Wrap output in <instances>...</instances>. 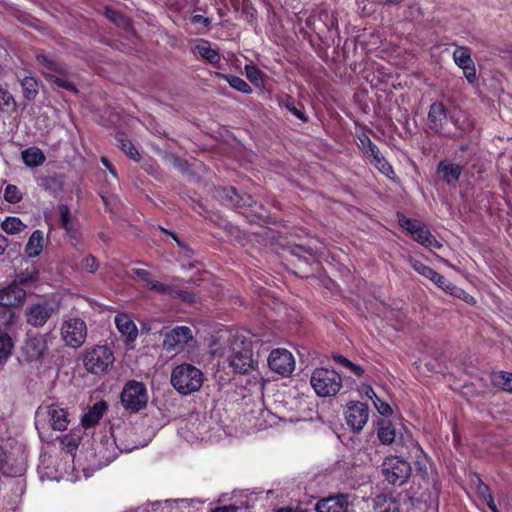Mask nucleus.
<instances>
[{
    "mask_svg": "<svg viewBox=\"0 0 512 512\" xmlns=\"http://www.w3.org/2000/svg\"><path fill=\"white\" fill-rule=\"evenodd\" d=\"M358 139H359L358 146L360 149H362L364 146H367L368 144H370V142H372V140L369 138V136L366 133H362L361 135H359Z\"/></svg>",
    "mask_w": 512,
    "mask_h": 512,
    "instance_id": "64",
    "label": "nucleus"
},
{
    "mask_svg": "<svg viewBox=\"0 0 512 512\" xmlns=\"http://www.w3.org/2000/svg\"><path fill=\"white\" fill-rule=\"evenodd\" d=\"M134 275L139 277L142 281L146 282V287L150 284L152 281L151 279V273L148 270L135 268L132 270Z\"/></svg>",
    "mask_w": 512,
    "mask_h": 512,
    "instance_id": "57",
    "label": "nucleus"
},
{
    "mask_svg": "<svg viewBox=\"0 0 512 512\" xmlns=\"http://www.w3.org/2000/svg\"><path fill=\"white\" fill-rule=\"evenodd\" d=\"M38 278L39 271L35 265H32L30 269L27 268L25 272L17 274L14 282H16L20 286H28L36 283L38 281Z\"/></svg>",
    "mask_w": 512,
    "mask_h": 512,
    "instance_id": "39",
    "label": "nucleus"
},
{
    "mask_svg": "<svg viewBox=\"0 0 512 512\" xmlns=\"http://www.w3.org/2000/svg\"><path fill=\"white\" fill-rule=\"evenodd\" d=\"M47 349L43 337H29L24 346V351L29 361L40 359Z\"/></svg>",
    "mask_w": 512,
    "mask_h": 512,
    "instance_id": "21",
    "label": "nucleus"
},
{
    "mask_svg": "<svg viewBox=\"0 0 512 512\" xmlns=\"http://www.w3.org/2000/svg\"><path fill=\"white\" fill-rule=\"evenodd\" d=\"M492 382L504 391L512 393V373L505 371L496 372L492 375Z\"/></svg>",
    "mask_w": 512,
    "mask_h": 512,
    "instance_id": "42",
    "label": "nucleus"
},
{
    "mask_svg": "<svg viewBox=\"0 0 512 512\" xmlns=\"http://www.w3.org/2000/svg\"><path fill=\"white\" fill-rule=\"evenodd\" d=\"M245 75L247 79L256 87L264 86V76L265 74L253 64H247L244 67Z\"/></svg>",
    "mask_w": 512,
    "mask_h": 512,
    "instance_id": "41",
    "label": "nucleus"
},
{
    "mask_svg": "<svg viewBox=\"0 0 512 512\" xmlns=\"http://www.w3.org/2000/svg\"><path fill=\"white\" fill-rule=\"evenodd\" d=\"M408 262L409 264L411 265V267L420 275H422L423 277L427 278L429 276V274L431 273L432 271V267L422 263L421 261L413 258V257H410L408 259Z\"/></svg>",
    "mask_w": 512,
    "mask_h": 512,
    "instance_id": "49",
    "label": "nucleus"
},
{
    "mask_svg": "<svg viewBox=\"0 0 512 512\" xmlns=\"http://www.w3.org/2000/svg\"><path fill=\"white\" fill-rule=\"evenodd\" d=\"M280 106L286 108L290 111L296 118L301 120L302 122H308L309 118L305 113V107L302 102L297 101L294 97L290 95H285L280 102Z\"/></svg>",
    "mask_w": 512,
    "mask_h": 512,
    "instance_id": "23",
    "label": "nucleus"
},
{
    "mask_svg": "<svg viewBox=\"0 0 512 512\" xmlns=\"http://www.w3.org/2000/svg\"><path fill=\"white\" fill-rule=\"evenodd\" d=\"M452 57L459 68L474 62L471 58V49L467 46H457L453 51Z\"/></svg>",
    "mask_w": 512,
    "mask_h": 512,
    "instance_id": "37",
    "label": "nucleus"
},
{
    "mask_svg": "<svg viewBox=\"0 0 512 512\" xmlns=\"http://www.w3.org/2000/svg\"><path fill=\"white\" fill-rule=\"evenodd\" d=\"M217 76L218 78L225 80L231 88L238 92L243 94H251L253 91L251 86L244 79L236 75L218 73Z\"/></svg>",
    "mask_w": 512,
    "mask_h": 512,
    "instance_id": "32",
    "label": "nucleus"
},
{
    "mask_svg": "<svg viewBox=\"0 0 512 512\" xmlns=\"http://www.w3.org/2000/svg\"><path fill=\"white\" fill-rule=\"evenodd\" d=\"M105 15L110 21L117 25H125L128 22L127 18L122 13L111 8L105 9Z\"/></svg>",
    "mask_w": 512,
    "mask_h": 512,
    "instance_id": "52",
    "label": "nucleus"
},
{
    "mask_svg": "<svg viewBox=\"0 0 512 512\" xmlns=\"http://www.w3.org/2000/svg\"><path fill=\"white\" fill-rule=\"evenodd\" d=\"M1 228L8 234H17L26 228V225L18 217H6Z\"/></svg>",
    "mask_w": 512,
    "mask_h": 512,
    "instance_id": "43",
    "label": "nucleus"
},
{
    "mask_svg": "<svg viewBox=\"0 0 512 512\" xmlns=\"http://www.w3.org/2000/svg\"><path fill=\"white\" fill-rule=\"evenodd\" d=\"M23 97L26 101H33L38 95V81L32 76H26L20 80Z\"/></svg>",
    "mask_w": 512,
    "mask_h": 512,
    "instance_id": "33",
    "label": "nucleus"
},
{
    "mask_svg": "<svg viewBox=\"0 0 512 512\" xmlns=\"http://www.w3.org/2000/svg\"><path fill=\"white\" fill-rule=\"evenodd\" d=\"M200 502L194 499L166 500L162 509H169L170 512H192Z\"/></svg>",
    "mask_w": 512,
    "mask_h": 512,
    "instance_id": "30",
    "label": "nucleus"
},
{
    "mask_svg": "<svg viewBox=\"0 0 512 512\" xmlns=\"http://www.w3.org/2000/svg\"><path fill=\"white\" fill-rule=\"evenodd\" d=\"M333 359L336 363L340 364L341 366H343L345 368H349V366L352 363L350 360H348L346 357H344L340 354L333 355Z\"/></svg>",
    "mask_w": 512,
    "mask_h": 512,
    "instance_id": "61",
    "label": "nucleus"
},
{
    "mask_svg": "<svg viewBox=\"0 0 512 512\" xmlns=\"http://www.w3.org/2000/svg\"><path fill=\"white\" fill-rule=\"evenodd\" d=\"M196 51L203 59L212 65L218 64L221 60L220 54L211 48L210 42L207 40H201L200 43L196 45Z\"/></svg>",
    "mask_w": 512,
    "mask_h": 512,
    "instance_id": "31",
    "label": "nucleus"
},
{
    "mask_svg": "<svg viewBox=\"0 0 512 512\" xmlns=\"http://www.w3.org/2000/svg\"><path fill=\"white\" fill-rule=\"evenodd\" d=\"M378 146L374 142H370L367 146H364L361 151L366 158H370L373 152H377Z\"/></svg>",
    "mask_w": 512,
    "mask_h": 512,
    "instance_id": "60",
    "label": "nucleus"
},
{
    "mask_svg": "<svg viewBox=\"0 0 512 512\" xmlns=\"http://www.w3.org/2000/svg\"><path fill=\"white\" fill-rule=\"evenodd\" d=\"M114 361V353L107 345H94L86 349L82 356L84 368L94 375L108 373Z\"/></svg>",
    "mask_w": 512,
    "mask_h": 512,
    "instance_id": "4",
    "label": "nucleus"
},
{
    "mask_svg": "<svg viewBox=\"0 0 512 512\" xmlns=\"http://www.w3.org/2000/svg\"><path fill=\"white\" fill-rule=\"evenodd\" d=\"M22 159L26 166L35 168L41 166L46 157L41 149L37 147H30L22 152Z\"/></svg>",
    "mask_w": 512,
    "mask_h": 512,
    "instance_id": "28",
    "label": "nucleus"
},
{
    "mask_svg": "<svg viewBox=\"0 0 512 512\" xmlns=\"http://www.w3.org/2000/svg\"><path fill=\"white\" fill-rule=\"evenodd\" d=\"M269 368L283 377L290 376L295 370V358L293 354L285 348L273 349L267 358Z\"/></svg>",
    "mask_w": 512,
    "mask_h": 512,
    "instance_id": "12",
    "label": "nucleus"
},
{
    "mask_svg": "<svg viewBox=\"0 0 512 512\" xmlns=\"http://www.w3.org/2000/svg\"><path fill=\"white\" fill-rule=\"evenodd\" d=\"M115 441H107L106 447L95 449L96 455L99 457V465L106 466L116 458Z\"/></svg>",
    "mask_w": 512,
    "mask_h": 512,
    "instance_id": "35",
    "label": "nucleus"
},
{
    "mask_svg": "<svg viewBox=\"0 0 512 512\" xmlns=\"http://www.w3.org/2000/svg\"><path fill=\"white\" fill-rule=\"evenodd\" d=\"M25 298L26 291L16 282H13L0 291V306L20 307L24 304Z\"/></svg>",
    "mask_w": 512,
    "mask_h": 512,
    "instance_id": "16",
    "label": "nucleus"
},
{
    "mask_svg": "<svg viewBox=\"0 0 512 512\" xmlns=\"http://www.w3.org/2000/svg\"><path fill=\"white\" fill-rule=\"evenodd\" d=\"M347 369L357 377H361L364 374L363 368L357 364H354L353 362Z\"/></svg>",
    "mask_w": 512,
    "mask_h": 512,
    "instance_id": "63",
    "label": "nucleus"
},
{
    "mask_svg": "<svg viewBox=\"0 0 512 512\" xmlns=\"http://www.w3.org/2000/svg\"><path fill=\"white\" fill-rule=\"evenodd\" d=\"M243 216L250 222L266 221L269 218V212L262 204L254 200L249 211L243 212Z\"/></svg>",
    "mask_w": 512,
    "mask_h": 512,
    "instance_id": "34",
    "label": "nucleus"
},
{
    "mask_svg": "<svg viewBox=\"0 0 512 512\" xmlns=\"http://www.w3.org/2000/svg\"><path fill=\"white\" fill-rule=\"evenodd\" d=\"M376 512H399L400 505L393 495H378L374 501Z\"/></svg>",
    "mask_w": 512,
    "mask_h": 512,
    "instance_id": "27",
    "label": "nucleus"
},
{
    "mask_svg": "<svg viewBox=\"0 0 512 512\" xmlns=\"http://www.w3.org/2000/svg\"><path fill=\"white\" fill-rule=\"evenodd\" d=\"M214 196L222 205L235 208L242 215L249 211L255 200L250 194H239L232 186L216 188Z\"/></svg>",
    "mask_w": 512,
    "mask_h": 512,
    "instance_id": "9",
    "label": "nucleus"
},
{
    "mask_svg": "<svg viewBox=\"0 0 512 512\" xmlns=\"http://www.w3.org/2000/svg\"><path fill=\"white\" fill-rule=\"evenodd\" d=\"M317 512H348V501L344 495L328 497L316 504Z\"/></svg>",
    "mask_w": 512,
    "mask_h": 512,
    "instance_id": "19",
    "label": "nucleus"
},
{
    "mask_svg": "<svg viewBox=\"0 0 512 512\" xmlns=\"http://www.w3.org/2000/svg\"><path fill=\"white\" fill-rule=\"evenodd\" d=\"M190 22L193 24H201L205 28H209L211 25V19L200 14L191 16Z\"/></svg>",
    "mask_w": 512,
    "mask_h": 512,
    "instance_id": "58",
    "label": "nucleus"
},
{
    "mask_svg": "<svg viewBox=\"0 0 512 512\" xmlns=\"http://www.w3.org/2000/svg\"><path fill=\"white\" fill-rule=\"evenodd\" d=\"M373 403L375 408L381 415L390 416L392 414V408L390 407V405L381 400L379 397H376Z\"/></svg>",
    "mask_w": 512,
    "mask_h": 512,
    "instance_id": "55",
    "label": "nucleus"
},
{
    "mask_svg": "<svg viewBox=\"0 0 512 512\" xmlns=\"http://www.w3.org/2000/svg\"><path fill=\"white\" fill-rule=\"evenodd\" d=\"M193 339L192 331L187 326H178L165 335L163 346L166 350L182 348Z\"/></svg>",
    "mask_w": 512,
    "mask_h": 512,
    "instance_id": "15",
    "label": "nucleus"
},
{
    "mask_svg": "<svg viewBox=\"0 0 512 512\" xmlns=\"http://www.w3.org/2000/svg\"><path fill=\"white\" fill-rule=\"evenodd\" d=\"M121 401L123 406L133 412H137L144 408L148 401L146 387L143 383L138 381L128 382L122 393Z\"/></svg>",
    "mask_w": 512,
    "mask_h": 512,
    "instance_id": "11",
    "label": "nucleus"
},
{
    "mask_svg": "<svg viewBox=\"0 0 512 512\" xmlns=\"http://www.w3.org/2000/svg\"><path fill=\"white\" fill-rule=\"evenodd\" d=\"M44 248V233L42 230H34L25 245V253L29 258L39 256Z\"/></svg>",
    "mask_w": 512,
    "mask_h": 512,
    "instance_id": "22",
    "label": "nucleus"
},
{
    "mask_svg": "<svg viewBox=\"0 0 512 512\" xmlns=\"http://www.w3.org/2000/svg\"><path fill=\"white\" fill-rule=\"evenodd\" d=\"M455 291V294H453L454 296H457L459 298H463V300L467 303H475V299L473 296L467 294L464 290L456 287V289H454Z\"/></svg>",
    "mask_w": 512,
    "mask_h": 512,
    "instance_id": "59",
    "label": "nucleus"
},
{
    "mask_svg": "<svg viewBox=\"0 0 512 512\" xmlns=\"http://www.w3.org/2000/svg\"><path fill=\"white\" fill-rule=\"evenodd\" d=\"M463 71L464 77L470 84H474L477 81L476 68L474 62L460 68Z\"/></svg>",
    "mask_w": 512,
    "mask_h": 512,
    "instance_id": "53",
    "label": "nucleus"
},
{
    "mask_svg": "<svg viewBox=\"0 0 512 512\" xmlns=\"http://www.w3.org/2000/svg\"><path fill=\"white\" fill-rule=\"evenodd\" d=\"M17 109V103L14 96L7 90L0 86V112L11 114Z\"/></svg>",
    "mask_w": 512,
    "mask_h": 512,
    "instance_id": "36",
    "label": "nucleus"
},
{
    "mask_svg": "<svg viewBox=\"0 0 512 512\" xmlns=\"http://www.w3.org/2000/svg\"><path fill=\"white\" fill-rule=\"evenodd\" d=\"M289 257H287L288 269L300 278H309L320 267L317 260V250L311 246L294 244L288 247Z\"/></svg>",
    "mask_w": 512,
    "mask_h": 512,
    "instance_id": "1",
    "label": "nucleus"
},
{
    "mask_svg": "<svg viewBox=\"0 0 512 512\" xmlns=\"http://www.w3.org/2000/svg\"><path fill=\"white\" fill-rule=\"evenodd\" d=\"M57 211L59 213L60 228L64 230V234L69 239L72 247L77 248V246L82 243L83 238L79 221L72 215L67 204H58Z\"/></svg>",
    "mask_w": 512,
    "mask_h": 512,
    "instance_id": "8",
    "label": "nucleus"
},
{
    "mask_svg": "<svg viewBox=\"0 0 512 512\" xmlns=\"http://www.w3.org/2000/svg\"><path fill=\"white\" fill-rule=\"evenodd\" d=\"M357 12L362 16H370L375 11V5L369 0H356Z\"/></svg>",
    "mask_w": 512,
    "mask_h": 512,
    "instance_id": "50",
    "label": "nucleus"
},
{
    "mask_svg": "<svg viewBox=\"0 0 512 512\" xmlns=\"http://www.w3.org/2000/svg\"><path fill=\"white\" fill-rule=\"evenodd\" d=\"M446 120L447 108L445 105L440 101L433 102L429 107L427 116L429 128L435 133H440Z\"/></svg>",
    "mask_w": 512,
    "mask_h": 512,
    "instance_id": "18",
    "label": "nucleus"
},
{
    "mask_svg": "<svg viewBox=\"0 0 512 512\" xmlns=\"http://www.w3.org/2000/svg\"><path fill=\"white\" fill-rule=\"evenodd\" d=\"M464 165L460 163H453L447 159L441 160L437 165V174L441 175L443 182L449 186H456L458 183Z\"/></svg>",
    "mask_w": 512,
    "mask_h": 512,
    "instance_id": "17",
    "label": "nucleus"
},
{
    "mask_svg": "<svg viewBox=\"0 0 512 512\" xmlns=\"http://www.w3.org/2000/svg\"><path fill=\"white\" fill-rule=\"evenodd\" d=\"M333 359L336 363L340 364L341 366H343L345 368H349V366L352 363L350 360H348L346 357H344L340 354L333 355Z\"/></svg>",
    "mask_w": 512,
    "mask_h": 512,
    "instance_id": "62",
    "label": "nucleus"
},
{
    "mask_svg": "<svg viewBox=\"0 0 512 512\" xmlns=\"http://www.w3.org/2000/svg\"><path fill=\"white\" fill-rule=\"evenodd\" d=\"M147 288L160 294L168 295L169 297H172V295H174V288L172 286L164 284L157 280H152Z\"/></svg>",
    "mask_w": 512,
    "mask_h": 512,
    "instance_id": "47",
    "label": "nucleus"
},
{
    "mask_svg": "<svg viewBox=\"0 0 512 512\" xmlns=\"http://www.w3.org/2000/svg\"><path fill=\"white\" fill-rule=\"evenodd\" d=\"M229 365L239 373H248L255 369L257 362L253 356L252 341L245 333L237 332L230 343Z\"/></svg>",
    "mask_w": 512,
    "mask_h": 512,
    "instance_id": "2",
    "label": "nucleus"
},
{
    "mask_svg": "<svg viewBox=\"0 0 512 512\" xmlns=\"http://www.w3.org/2000/svg\"><path fill=\"white\" fill-rule=\"evenodd\" d=\"M203 381L202 371L192 364L178 365L171 373V384L182 395L198 391Z\"/></svg>",
    "mask_w": 512,
    "mask_h": 512,
    "instance_id": "3",
    "label": "nucleus"
},
{
    "mask_svg": "<svg viewBox=\"0 0 512 512\" xmlns=\"http://www.w3.org/2000/svg\"><path fill=\"white\" fill-rule=\"evenodd\" d=\"M116 145L133 161L139 162L141 155L132 141L124 132H117L115 135Z\"/></svg>",
    "mask_w": 512,
    "mask_h": 512,
    "instance_id": "24",
    "label": "nucleus"
},
{
    "mask_svg": "<svg viewBox=\"0 0 512 512\" xmlns=\"http://www.w3.org/2000/svg\"><path fill=\"white\" fill-rule=\"evenodd\" d=\"M171 298L179 299L182 302L187 303V304H194L196 302L197 295L192 291L174 288V295H172Z\"/></svg>",
    "mask_w": 512,
    "mask_h": 512,
    "instance_id": "48",
    "label": "nucleus"
},
{
    "mask_svg": "<svg viewBox=\"0 0 512 512\" xmlns=\"http://www.w3.org/2000/svg\"><path fill=\"white\" fill-rule=\"evenodd\" d=\"M378 438L382 444H391L395 439V430L390 423H383L378 429Z\"/></svg>",
    "mask_w": 512,
    "mask_h": 512,
    "instance_id": "45",
    "label": "nucleus"
},
{
    "mask_svg": "<svg viewBox=\"0 0 512 512\" xmlns=\"http://www.w3.org/2000/svg\"><path fill=\"white\" fill-rule=\"evenodd\" d=\"M54 311L53 305L46 300H40L27 307L25 315L27 320H48Z\"/></svg>",
    "mask_w": 512,
    "mask_h": 512,
    "instance_id": "20",
    "label": "nucleus"
},
{
    "mask_svg": "<svg viewBox=\"0 0 512 512\" xmlns=\"http://www.w3.org/2000/svg\"><path fill=\"white\" fill-rule=\"evenodd\" d=\"M61 338L71 348L82 346L87 337L85 322H63L60 328Z\"/></svg>",
    "mask_w": 512,
    "mask_h": 512,
    "instance_id": "13",
    "label": "nucleus"
},
{
    "mask_svg": "<svg viewBox=\"0 0 512 512\" xmlns=\"http://www.w3.org/2000/svg\"><path fill=\"white\" fill-rule=\"evenodd\" d=\"M119 332L126 337L127 342H132L138 335V329L135 322H115Z\"/></svg>",
    "mask_w": 512,
    "mask_h": 512,
    "instance_id": "44",
    "label": "nucleus"
},
{
    "mask_svg": "<svg viewBox=\"0 0 512 512\" xmlns=\"http://www.w3.org/2000/svg\"><path fill=\"white\" fill-rule=\"evenodd\" d=\"M81 268L87 272L94 273L99 268L98 260L95 256L89 255L81 260Z\"/></svg>",
    "mask_w": 512,
    "mask_h": 512,
    "instance_id": "51",
    "label": "nucleus"
},
{
    "mask_svg": "<svg viewBox=\"0 0 512 512\" xmlns=\"http://www.w3.org/2000/svg\"><path fill=\"white\" fill-rule=\"evenodd\" d=\"M273 304H274V306L264 304V306L261 307V310L263 312V317L265 318V320H274L273 316L268 314V311H267L268 309L271 311H275V310H281L282 308H285L283 303L277 302L276 300H273Z\"/></svg>",
    "mask_w": 512,
    "mask_h": 512,
    "instance_id": "56",
    "label": "nucleus"
},
{
    "mask_svg": "<svg viewBox=\"0 0 512 512\" xmlns=\"http://www.w3.org/2000/svg\"><path fill=\"white\" fill-rule=\"evenodd\" d=\"M344 414L347 425L354 432H360L366 425L369 418L367 405L358 401L349 402L346 405Z\"/></svg>",
    "mask_w": 512,
    "mask_h": 512,
    "instance_id": "14",
    "label": "nucleus"
},
{
    "mask_svg": "<svg viewBox=\"0 0 512 512\" xmlns=\"http://www.w3.org/2000/svg\"><path fill=\"white\" fill-rule=\"evenodd\" d=\"M4 199L9 203H18L22 199V195L17 186L8 184L4 190Z\"/></svg>",
    "mask_w": 512,
    "mask_h": 512,
    "instance_id": "46",
    "label": "nucleus"
},
{
    "mask_svg": "<svg viewBox=\"0 0 512 512\" xmlns=\"http://www.w3.org/2000/svg\"><path fill=\"white\" fill-rule=\"evenodd\" d=\"M435 285H437L439 288H441L443 291L447 293L455 294L454 289H456V286L447 281V279L441 274L437 276Z\"/></svg>",
    "mask_w": 512,
    "mask_h": 512,
    "instance_id": "54",
    "label": "nucleus"
},
{
    "mask_svg": "<svg viewBox=\"0 0 512 512\" xmlns=\"http://www.w3.org/2000/svg\"><path fill=\"white\" fill-rule=\"evenodd\" d=\"M385 479L393 485L404 484L410 476V464L397 456L387 457L382 464Z\"/></svg>",
    "mask_w": 512,
    "mask_h": 512,
    "instance_id": "10",
    "label": "nucleus"
},
{
    "mask_svg": "<svg viewBox=\"0 0 512 512\" xmlns=\"http://www.w3.org/2000/svg\"><path fill=\"white\" fill-rule=\"evenodd\" d=\"M36 59L39 64H41L42 66H44L45 68H47L50 71L57 72L61 75H66V73H67L68 68L65 64H63L57 60L50 59L46 55H43V54L37 55Z\"/></svg>",
    "mask_w": 512,
    "mask_h": 512,
    "instance_id": "38",
    "label": "nucleus"
},
{
    "mask_svg": "<svg viewBox=\"0 0 512 512\" xmlns=\"http://www.w3.org/2000/svg\"><path fill=\"white\" fill-rule=\"evenodd\" d=\"M46 80L57 87L70 91L72 93H78V89L74 82L70 81L65 75L57 76L51 73H46Z\"/></svg>",
    "mask_w": 512,
    "mask_h": 512,
    "instance_id": "40",
    "label": "nucleus"
},
{
    "mask_svg": "<svg viewBox=\"0 0 512 512\" xmlns=\"http://www.w3.org/2000/svg\"><path fill=\"white\" fill-rule=\"evenodd\" d=\"M107 409V404L104 401H99L93 405V407L84 414L82 418V424L84 427H91L99 422Z\"/></svg>",
    "mask_w": 512,
    "mask_h": 512,
    "instance_id": "26",
    "label": "nucleus"
},
{
    "mask_svg": "<svg viewBox=\"0 0 512 512\" xmlns=\"http://www.w3.org/2000/svg\"><path fill=\"white\" fill-rule=\"evenodd\" d=\"M371 164L383 175H385L390 180H393L395 177V171L392 165L386 160V158L382 155L379 148L377 152H373L370 155Z\"/></svg>",
    "mask_w": 512,
    "mask_h": 512,
    "instance_id": "25",
    "label": "nucleus"
},
{
    "mask_svg": "<svg viewBox=\"0 0 512 512\" xmlns=\"http://www.w3.org/2000/svg\"><path fill=\"white\" fill-rule=\"evenodd\" d=\"M35 425L38 429L51 426L54 430L63 431L68 425L66 412L58 404L43 403L35 412Z\"/></svg>",
    "mask_w": 512,
    "mask_h": 512,
    "instance_id": "6",
    "label": "nucleus"
},
{
    "mask_svg": "<svg viewBox=\"0 0 512 512\" xmlns=\"http://www.w3.org/2000/svg\"><path fill=\"white\" fill-rule=\"evenodd\" d=\"M398 223L401 228L411 234L413 240L427 248L439 249L442 244L432 235L428 227L417 219H412L402 213L397 214Z\"/></svg>",
    "mask_w": 512,
    "mask_h": 512,
    "instance_id": "7",
    "label": "nucleus"
},
{
    "mask_svg": "<svg viewBox=\"0 0 512 512\" xmlns=\"http://www.w3.org/2000/svg\"><path fill=\"white\" fill-rule=\"evenodd\" d=\"M310 384L319 397H331L342 388V377L334 369L319 367L312 371Z\"/></svg>",
    "mask_w": 512,
    "mask_h": 512,
    "instance_id": "5",
    "label": "nucleus"
},
{
    "mask_svg": "<svg viewBox=\"0 0 512 512\" xmlns=\"http://www.w3.org/2000/svg\"><path fill=\"white\" fill-rule=\"evenodd\" d=\"M15 343L5 331H0V367L4 366L13 354Z\"/></svg>",
    "mask_w": 512,
    "mask_h": 512,
    "instance_id": "29",
    "label": "nucleus"
}]
</instances>
